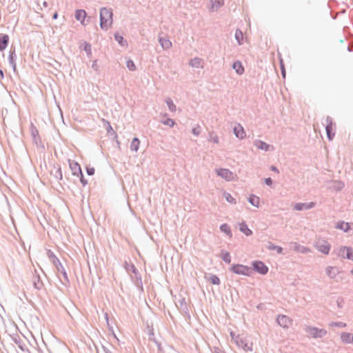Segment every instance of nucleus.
<instances>
[{
  "label": "nucleus",
  "instance_id": "c9c22d12",
  "mask_svg": "<svg viewBox=\"0 0 353 353\" xmlns=\"http://www.w3.org/2000/svg\"><path fill=\"white\" fill-rule=\"evenodd\" d=\"M221 257L222 260L226 263H230L231 262V256L229 252L221 250Z\"/></svg>",
  "mask_w": 353,
  "mask_h": 353
},
{
  "label": "nucleus",
  "instance_id": "cd10ccee",
  "mask_svg": "<svg viewBox=\"0 0 353 353\" xmlns=\"http://www.w3.org/2000/svg\"><path fill=\"white\" fill-rule=\"evenodd\" d=\"M202 59L201 58H199V57H194L193 59H192L190 61V65L192 68H203V65H201L202 64Z\"/></svg>",
  "mask_w": 353,
  "mask_h": 353
},
{
  "label": "nucleus",
  "instance_id": "69168bd1",
  "mask_svg": "<svg viewBox=\"0 0 353 353\" xmlns=\"http://www.w3.org/2000/svg\"><path fill=\"white\" fill-rule=\"evenodd\" d=\"M105 319L106 323H108L109 319H108V313H105Z\"/></svg>",
  "mask_w": 353,
  "mask_h": 353
},
{
  "label": "nucleus",
  "instance_id": "7c9ffc66",
  "mask_svg": "<svg viewBox=\"0 0 353 353\" xmlns=\"http://www.w3.org/2000/svg\"><path fill=\"white\" fill-rule=\"evenodd\" d=\"M248 201L252 205L256 207V208L259 207V201H260L259 197H258L254 194H251L250 196V197L248 198Z\"/></svg>",
  "mask_w": 353,
  "mask_h": 353
},
{
  "label": "nucleus",
  "instance_id": "a19ab883",
  "mask_svg": "<svg viewBox=\"0 0 353 353\" xmlns=\"http://www.w3.org/2000/svg\"><path fill=\"white\" fill-rule=\"evenodd\" d=\"M83 50L86 52L88 56L91 55L92 54V46L90 43L85 41L83 43Z\"/></svg>",
  "mask_w": 353,
  "mask_h": 353
},
{
  "label": "nucleus",
  "instance_id": "a211bd4d",
  "mask_svg": "<svg viewBox=\"0 0 353 353\" xmlns=\"http://www.w3.org/2000/svg\"><path fill=\"white\" fill-rule=\"evenodd\" d=\"M233 132L236 137L239 138V139H243L246 136L243 128L239 123H238L237 125L234 126L233 129Z\"/></svg>",
  "mask_w": 353,
  "mask_h": 353
},
{
  "label": "nucleus",
  "instance_id": "a878e982",
  "mask_svg": "<svg viewBox=\"0 0 353 353\" xmlns=\"http://www.w3.org/2000/svg\"><path fill=\"white\" fill-rule=\"evenodd\" d=\"M254 145L260 150L268 151L270 147L269 144L261 141V140H255Z\"/></svg>",
  "mask_w": 353,
  "mask_h": 353
},
{
  "label": "nucleus",
  "instance_id": "9b49d317",
  "mask_svg": "<svg viewBox=\"0 0 353 353\" xmlns=\"http://www.w3.org/2000/svg\"><path fill=\"white\" fill-rule=\"evenodd\" d=\"M339 255L344 259L353 261V249L351 247H342L339 250Z\"/></svg>",
  "mask_w": 353,
  "mask_h": 353
},
{
  "label": "nucleus",
  "instance_id": "39448f33",
  "mask_svg": "<svg viewBox=\"0 0 353 353\" xmlns=\"http://www.w3.org/2000/svg\"><path fill=\"white\" fill-rule=\"evenodd\" d=\"M235 344L245 351H252V343L239 335L235 337Z\"/></svg>",
  "mask_w": 353,
  "mask_h": 353
},
{
  "label": "nucleus",
  "instance_id": "37998d69",
  "mask_svg": "<svg viewBox=\"0 0 353 353\" xmlns=\"http://www.w3.org/2000/svg\"><path fill=\"white\" fill-rule=\"evenodd\" d=\"M223 196L228 203H233V204L236 203L235 199L232 197V196L230 193L225 192L223 193Z\"/></svg>",
  "mask_w": 353,
  "mask_h": 353
},
{
  "label": "nucleus",
  "instance_id": "052dcab7",
  "mask_svg": "<svg viewBox=\"0 0 353 353\" xmlns=\"http://www.w3.org/2000/svg\"><path fill=\"white\" fill-rule=\"evenodd\" d=\"M102 348L105 353H112L108 347L104 345H102Z\"/></svg>",
  "mask_w": 353,
  "mask_h": 353
},
{
  "label": "nucleus",
  "instance_id": "f03ea898",
  "mask_svg": "<svg viewBox=\"0 0 353 353\" xmlns=\"http://www.w3.org/2000/svg\"><path fill=\"white\" fill-rule=\"evenodd\" d=\"M47 255H48V258L51 260L52 263L54 265L57 270L59 272H61V273L63 274L65 280H66L68 282H69L68 274H67V272H66L65 268H63V265L60 262L59 259L54 254V252L52 251H51L50 250H48Z\"/></svg>",
  "mask_w": 353,
  "mask_h": 353
},
{
  "label": "nucleus",
  "instance_id": "338daca9",
  "mask_svg": "<svg viewBox=\"0 0 353 353\" xmlns=\"http://www.w3.org/2000/svg\"><path fill=\"white\" fill-rule=\"evenodd\" d=\"M0 76L1 77L2 79L4 77L3 72L1 69H0Z\"/></svg>",
  "mask_w": 353,
  "mask_h": 353
},
{
  "label": "nucleus",
  "instance_id": "774afa93",
  "mask_svg": "<svg viewBox=\"0 0 353 353\" xmlns=\"http://www.w3.org/2000/svg\"><path fill=\"white\" fill-rule=\"evenodd\" d=\"M108 326L109 327V329L111 330L112 327H110V324L108 323H107Z\"/></svg>",
  "mask_w": 353,
  "mask_h": 353
},
{
  "label": "nucleus",
  "instance_id": "f3484780",
  "mask_svg": "<svg viewBox=\"0 0 353 353\" xmlns=\"http://www.w3.org/2000/svg\"><path fill=\"white\" fill-rule=\"evenodd\" d=\"M69 164L72 174L77 176H79V174H81L82 172L80 165L77 162L70 161V160H69Z\"/></svg>",
  "mask_w": 353,
  "mask_h": 353
},
{
  "label": "nucleus",
  "instance_id": "b1692460",
  "mask_svg": "<svg viewBox=\"0 0 353 353\" xmlns=\"http://www.w3.org/2000/svg\"><path fill=\"white\" fill-rule=\"evenodd\" d=\"M159 42L161 46L164 50H168L172 47V42L166 38L159 37Z\"/></svg>",
  "mask_w": 353,
  "mask_h": 353
},
{
  "label": "nucleus",
  "instance_id": "58836bf2",
  "mask_svg": "<svg viewBox=\"0 0 353 353\" xmlns=\"http://www.w3.org/2000/svg\"><path fill=\"white\" fill-rule=\"evenodd\" d=\"M165 102L170 112L176 111V105H174L173 101L170 98L167 99L165 100Z\"/></svg>",
  "mask_w": 353,
  "mask_h": 353
},
{
  "label": "nucleus",
  "instance_id": "2f4dec72",
  "mask_svg": "<svg viewBox=\"0 0 353 353\" xmlns=\"http://www.w3.org/2000/svg\"><path fill=\"white\" fill-rule=\"evenodd\" d=\"M140 141L137 137L132 139L130 143V150L132 151L137 152L139 148Z\"/></svg>",
  "mask_w": 353,
  "mask_h": 353
},
{
  "label": "nucleus",
  "instance_id": "79ce46f5",
  "mask_svg": "<svg viewBox=\"0 0 353 353\" xmlns=\"http://www.w3.org/2000/svg\"><path fill=\"white\" fill-rule=\"evenodd\" d=\"M208 141H212L214 143H219V137L214 132H212L209 134Z\"/></svg>",
  "mask_w": 353,
  "mask_h": 353
},
{
  "label": "nucleus",
  "instance_id": "f8f14e48",
  "mask_svg": "<svg viewBox=\"0 0 353 353\" xmlns=\"http://www.w3.org/2000/svg\"><path fill=\"white\" fill-rule=\"evenodd\" d=\"M216 172L218 176L227 181H230L233 178V173L229 169L219 168L216 170Z\"/></svg>",
  "mask_w": 353,
  "mask_h": 353
},
{
  "label": "nucleus",
  "instance_id": "7ed1b4c3",
  "mask_svg": "<svg viewBox=\"0 0 353 353\" xmlns=\"http://www.w3.org/2000/svg\"><path fill=\"white\" fill-rule=\"evenodd\" d=\"M230 270L236 274L250 276L252 270V268L242 264H233Z\"/></svg>",
  "mask_w": 353,
  "mask_h": 353
},
{
  "label": "nucleus",
  "instance_id": "09e8293b",
  "mask_svg": "<svg viewBox=\"0 0 353 353\" xmlns=\"http://www.w3.org/2000/svg\"><path fill=\"white\" fill-rule=\"evenodd\" d=\"M94 172H95V170L94 168H90V167H87L86 168V172L88 174V175L89 176H92L94 174Z\"/></svg>",
  "mask_w": 353,
  "mask_h": 353
},
{
  "label": "nucleus",
  "instance_id": "4c0bfd02",
  "mask_svg": "<svg viewBox=\"0 0 353 353\" xmlns=\"http://www.w3.org/2000/svg\"><path fill=\"white\" fill-rule=\"evenodd\" d=\"M210 1H212V7L210 8V10L212 12H213L214 10H217L223 5V3L219 0L214 1H212V0H210Z\"/></svg>",
  "mask_w": 353,
  "mask_h": 353
},
{
  "label": "nucleus",
  "instance_id": "ea45409f",
  "mask_svg": "<svg viewBox=\"0 0 353 353\" xmlns=\"http://www.w3.org/2000/svg\"><path fill=\"white\" fill-rule=\"evenodd\" d=\"M208 280L213 285H219L220 284V279L215 274H210Z\"/></svg>",
  "mask_w": 353,
  "mask_h": 353
},
{
  "label": "nucleus",
  "instance_id": "412c9836",
  "mask_svg": "<svg viewBox=\"0 0 353 353\" xmlns=\"http://www.w3.org/2000/svg\"><path fill=\"white\" fill-rule=\"evenodd\" d=\"M335 228L336 229L343 230L345 232H348L351 230L350 223L348 222H345L343 221H340L336 223Z\"/></svg>",
  "mask_w": 353,
  "mask_h": 353
},
{
  "label": "nucleus",
  "instance_id": "c756f323",
  "mask_svg": "<svg viewBox=\"0 0 353 353\" xmlns=\"http://www.w3.org/2000/svg\"><path fill=\"white\" fill-rule=\"evenodd\" d=\"M33 285L34 288L38 290H41L43 286V283L38 274L34 275L33 277Z\"/></svg>",
  "mask_w": 353,
  "mask_h": 353
},
{
  "label": "nucleus",
  "instance_id": "bb28decb",
  "mask_svg": "<svg viewBox=\"0 0 353 353\" xmlns=\"http://www.w3.org/2000/svg\"><path fill=\"white\" fill-rule=\"evenodd\" d=\"M239 230L247 236H249L252 234V231L250 229H249L248 225L244 221L239 224Z\"/></svg>",
  "mask_w": 353,
  "mask_h": 353
},
{
  "label": "nucleus",
  "instance_id": "864d4df0",
  "mask_svg": "<svg viewBox=\"0 0 353 353\" xmlns=\"http://www.w3.org/2000/svg\"><path fill=\"white\" fill-rule=\"evenodd\" d=\"M107 128H106V130H107V132L108 134H110V133H114V130L110 123V122L107 121Z\"/></svg>",
  "mask_w": 353,
  "mask_h": 353
},
{
  "label": "nucleus",
  "instance_id": "bf43d9fd",
  "mask_svg": "<svg viewBox=\"0 0 353 353\" xmlns=\"http://www.w3.org/2000/svg\"><path fill=\"white\" fill-rule=\"evenodd\" d=\"M270 170H272V171H273L274 172H276V173L279 172V169L276 166H274V165H271L270 166Z\"/></svg>",
  "mask_w": 353,
  "mask_h": 353
},
{
  "label": "nucleus",
  "instance_id": "a18cd8bd",
  "mask_svg": "<svg viewBox=\"0 0 353 353\" xmlns=\"http://www.w3.org/2000/svg\"><path fill=\"white\" fill-rule=\"evenodd\" d=\"M329 325L330 327H338L343 328L347 326V324L345 323L339 321V322H331L329 324Z\"/></svg>",
  "mask_w": 353,
  "mask_h": 353
},
{
  "label": "nucleus",
  "instance_id": "5fc2aeb1",
  "mask_svg": "<svg viewBox=\"0 0 353 353\" xmlns=\"http://www.w3.org/2000/svg\"><path fill=\"white\" fill-rule=\"evenodd\" d=\"M281 74H282L283 77L285 78V70L284 64L283 63L282 61H281Z\"/></svg>",
  "mask_w": 353,
  "mask_h": 353
},
{
  "label": "nucleus",
  "instance_id": "de8ad7c7",
  "mask_svg": "<svg viewBox=\"0 0 353 353\" xmlns=\"http://www.w3.org/2000/svg\"><path fill=\"white\" fill-rule=\"evenodd\" d=\"M31 134L34 137H36V136L39 134L38 130L32 123L31 124Z\"/></svg>",
  "mask_w": 353,
  "mask_h": 353
},
{
  "label": "nucleus",
  "instance_id": "5701e85b",
  "mask_svg": "<svg viewBox=\"0 0 353 353\" xmlns=\"http://www.w3.org/2000/svg\"><path fill=\"white\" fill-rule=\"evenodd\" d=\"M87 14L84 10H77L75 11V18L79 21L81 24H84V21Z\"/></svg>",
  "mask_w": 353,
  "mask_h": 353
},
{
  "label": "nucleus",
  "instance_id": "2eb2a0df",
  "mask_svg": "<svg viewBox=\"0 0 353 353\" xmlns=\"http://www.w3.org/2000/svg\"><path fill=\"white\" fill-rule=\"evenodd\" d=\"M344 186V183L341 181H332L329 183L328 189L338 192L341 190Z\"/></svg>",
  "mask_w": 353,
  "mask_h": 353
},
{
  "label": "nucleus",
  "instance_id": "dca6fc26",
  "mask_svg": "<svg viewBox=\"0 0 353 353\" xmlns=\"http://www.w3.org/2000/svg\"><path fill=\"white\" fill-rule=\"evenodd\" d=\"M17 56L15 53L14 48H10L8 55V61L10 65L12 66L13 71L15 72L17 70V64H16Z\"/></svg>",
  "mask_w": 353,
  "mask_h": 353
},
{
  "label": "nucleus",
  "instance_id": "13d9d810",
  "mask_svg": "<svg viewBox=\"0 0 353 353\" xmlns=\"http://www.w3.org/2000/svg\"><path fill=\"white\" fill-rule=\"evenodd\" d=\"M41 3L42 4L43 7H44V8H47V6H48V3H47V1H41H41H40V0H38L37 4H38L39 6H40V4H41Z\"/></svg>",
  "mask_w": 353,
  "mask_h": 353
},
{
  "label": "nucleus",
  "instance_id": "c85d7f7f",
  "mask_svg": "<svg viewBox=\"0 0 353 353\" xmlns=\"http://www.w3.org/2000/svg\"><path fill=\"white\" fill-rule=\"evenodd\" d=\"M232 68L238 74H242L244 72V68L239 61H236L232 64Z\"/></svg>",
  "mask_w": 353,
  "mask_h": 353
},
{
  "label": "nucleus",
  "instance_id": "1a4fd4ad",
  "mask_svg": "<svg viewBox=\"0 0 353 353\" xmlns=\"http://www.w3.org/2000/svg\"><path fill=\"white\" fill-rule=\"evenodd\" d=\"M125 268L127 271H131L132 272L136 278H137V285H141V286L142 287V281H141V274L139 273L137 269L136 268V267L134 266V264L132 263H128L127 261L125 262Z\"/></svg>",
  "mask_w": 353,
  "mask_h": 353
},
{
  "label": "nucleus",
  "instance_id": "e2e57ef3",
  "mask_svg": "<svg viewBox=\"0 0 353 353\" xmlns=\"http://www.w3.org/2000/svg\"><path fill=\"white\" fill-rule=\"evenodd\" d=\"M230 335H231V336H232V340H234V341L235 342V337H236V336H235L234 333V332H230Z\"/></svg>",
  "mask_w": 353,
  "mask_h": 353
},
{
  "label": "nucleus",
  "instance_id": "ddd939ff",
  "mask_svg": "<svg viewBox=\"0 0 353 353\" xmlns=\"http://www.w3.org/2000/svg\"><path fill=\"white\" fill-rule=\"evenodd\" d=\"M315 205H316V203L314 202L296 203L294 206V209L296 210H298V211H302V210H310V209L314 208Z\"/></svg>",
  "mask_w": 353,
  "mask_h": 353
},
{
  "label": "nucleus",
  "instance_id": "f257e3e1",
  "mask_svg": "<svg viewBox=\"0 0 353 353\" xmlns=\"http://www.w3.org/2000/svg\"><path fill=\"white\" fill-rule=\"evenodd\" d=\"M113 12L111 8L103 7L100 9L99 26L102 30H107L112 24Z\"/></svg>",
  "mask_w": 353,
  "mask_h": 353
},
{
  "label": "nucleus",
  "instance_id": "4d7b16f0",
  "mask_svg": "<svg viewBox=\"0 0 353 353\" xmlns=\"http://www.w3.org/2000/svg\"><path fill=\"white\" fill-rule=\"evenodd\" d=\"M192 133L195 136H198L200 134V130L197 128H194L192 130Z\"/></svg>",
  "mask_w": 353,
  "mask_h": 353
},
{
  "label": "nucleus",
  "instance_id": "473e14b6",
  "mask_svg": "<svg viewBox=\"0 0 353 353\" xmlns=\"http://www.w3.org/2000/svg\"><path fill=\"white\" fill-rule=\"evenodd\" d=\"M220 230L222 232H224L225 234H227L229 237H232V234L230 229V227L227 223H223L220 225Z\"/></svg>",
  "mask_w": 353,
  "mask_h": 353
},
{
  "label": "nucleus",
  "instance_id": "c03bdc74",
  "mask_svg": "<svg viewBox=\"0 0 353 353\" xmlns=\"http://www.w3.org/2000/svg\"><path fill=\"white\" fill-rule=\"evenodd\" d=\"M126 67L130 71H134L136 70L135 64L131 59H129L126 61Z\"/></svg>",
  "mask_w": 353,
  "mask_h": 353
},
{
  "label": "nucleus",
  "instance_id": "9d476101",
  "mask_svg": "<svg viewBox=\"0 0 353 353\" xmlns=\"http://www.w3.org/2000/svg\"><path fill=\"white\" fill-rule=\"evenodd\" d=\"M277 323L283 328H288L292 324V320L290 317L283 314H279L276 318Z\"/></svg>",
  "mask_w": 353,
  "mask_h": 353
},
{
  "label": "nucleus",
  "instance_id": "0e129e2a",
  "mask_svg": "<svg viewBox=\"0 0 353 353\" xmlns=\"http://www.w3.org/2000/svg\"><path fill=\"white\" fill-rule=\"evenodd\" d=\"M58 17V13L57 12H54L52 15V19H57Z\"/></svg>",
  "mask_w": 353,
  "mask_h": 353
},
{
  "label": "nucleus",
  "instance_id": "e433bc0d",
  "mask_svg": "<svg viewBox=\"0 0 353 353\" xmlns=\"http://www.w3.org/2000/svg\"><path fill=\"white\" fill-rule=\"evenodd\" d=\"M235 39L236 40L239 45L242 44V41L243 39V34L241 30L237 29L235 32Z\"/></svg>",
  "mask_w": 353,
  "mask_h": 353
},
{
  "label": "nucleus",
  "instance_id": "20e7f679",
  "mask_svg": "<svg viewBox=\"0 0 353 353\" xmlns=\"http://www.w3.org/2000/svg\"><path fill=\"white\" fill-rule=\"evenodd\" d=\"M306 333H307L311 337L314 339H321L327 334V330L325 329H320L316 327L307 326L305 329Z\"/></svg>",
  "mask_w": 353,
  "mask_h": 353
},
{
  "label": "nucleus",
  "instance_id": "72a5a7b5",
  "mask_svg": "<svg viewBox=\"0 0 353 353\" xmlns=\"http://www.w3.org/2000/svg\"><path fill=\"white\" fill-rule=\"evenodd\" d=\"M269 250H276L278 254H282L283 248L281 246L276 245L272 242L269 241L266 247Z\"/></svg>",
  "mask_w": 353,
  "mask_h": 353
},
{
  "label": "nucleus",
  "instance_id": "49530a36",
  "mask_svg": "<svg viewBox=\"0 0 353 353\" xmlns=\"http://www.w3.org/2000/svg\"><path fill=\"white\" fill-rule=\"evenodd\" d=\"M162 123L165 125H168L170 127H173L174 125V121L172 119H165V121H162Z\"/></svg>",
  "mask_w": 353,
  "mask_h": 353
},
{
  "label": "nucleus",
  "instance_id": "393cba45",
  "mask_svg": "<svg viewBox=\"0 0 353 353\" xmlns=\"http://www.w3.org/2000/svg\"><path fill=\"white\" fill-rule=\"evenodd\" d=\"M9 42V36L8 34H2L0 36V51L5 50Z\"/></svg>",
  "mask_w": 353,
  "mask_h": 353
},
{
  "label": "nucleus",
  "instance_id": "680f3d73",
  "mask_svg": "<svg viewBox=\"0 0 353 353\" xmlns=\"http://www.w3.org/2000/svg\"><path fill=\"white\" fill-rule=\"evenodd\" d=\"M213 353H223L221 350H220L219 347H214Z\"/></svg>",
  "mask_w": 353,
  "mask_h": 353
},
{
  "label": "nucleus",
  "instance_id": "3c124183",
  "mask_svg": "<svg viewBox=\"0 0 353 353\" xmlns=\"http://www.w3.org/2000/svg\"><path fill=\"white\" fill-rule=\"evenodd\" d=\"M14 343L18 345V346L20 349L23 350L22 345L21 344V340L19 336H17V337L14 338Z\"/></svg>",
  "mask_w": 353,
  "mask_h": 353
},
{
  "label": "nucleus",
  "instance_id": "6e6552de",
  "mask_svg": "<svg viewBox=\"0 0 353 353\" xmlns=\"http://www.w3.org/2000/svg\"><path fill=\"white\" fill-rule=\"evenodd\" d=\"M334 125V123H333L332 118L330 116H327L326 117L325 131L327 138L329 141H332L335 135V132L333 128Z\"/></svg>",
  "mask_w": 353,
  "mask_h": 353
},
{
  "label": "nucleus",
  "instance_id": "4be33fe9",
  "mask_svg": "<svg viewBox=\"0 0 353 353\" xmlns=\"http://www.w3.org/2000/svg\"><path fill=\"white\" fill-rule=\"evenodd\" d=\"M339 273L337 267L328 266L326 268V274L330 279H334Z\"/></svg>",
  "mask_w": 353,
  "mask_h": 353
},
{
  "label": "nucleus",
  "instance_id": "0eeeda50",
  "mask_svg": "<svg viewBox=\"0 0 353 353\" xmlns=\"http://www.w3.org/2000/svg\"><path fill=\"white\" fill-rule=\"evenodd\" d=\"M315 247L318 251L325 254H328L331 245L327 241L324 239H319L315 244Z\"/></svg>",
  "mask_w": 353,
  "mask_h": 353
},
{
  "label": "nucleus",
  "instance_id": "f704fd0d",
  "mask_svg": "<svg viewBox=\"0 0 353 353\" xmlns=\"http://www.w3.org/2000/svg\"><path fill=\"white\" fill-rule=\"evenodd\" d=\"M114 39L121 46H125L128 45V42L125 39H124L123 37L119 33H115Z\"/></svg>",
  "mask_w": 353,
  "mask_h": 353
},
{
  "label": "nucleus",
  "instance_id": "6e6d98bb",
  "mask_svg": "<svg viewBox=\"0 0 353 353\" xmlns=\"http://www.w3.org/2000/svg\"><path fill=\"white\" fill-rule=\"evenodd\" d=\"M265 184L267 185H272V179L270 177L265 178L264 179Z\"/></svg>",
  "mask_w": 353,
  "mask_h": 353
},
{
  "label": "nucleus",
  "instance_id": "4468645a",
  "mask_svg": "<svg viewBox=\"0 0 353 353\" xmlns=\"http://www.w3.org/2000/svg\"><path fill=\"white\" fill-rule=\"evenodd\" d=\"M50 174L57 180H61L63 179L61 166L58 164H54Z\"/></svg>",
  "mask_w": 353,
  "mask_h": 353
},
{
  "label": "nucleus",
  "instance_id": "423d86ee",
  "mask_svg": "<svg viewBox=\"0 0 353 353\" xmlns=\"http://www.w3.org/2000/svg\"><path fill=\"white\" fill-rule=\"evenodd\" d=\"M252 271H255L262 275H265L268 272V267L261 261H254L252 263Z\"/></svg>",
  "mask_w": 353,
  "mask_h": 353
},
{
  "label": "nucleus",
  "instance_id": "6ab92c4d",
  "mask_svg": "<svg viewBox=\"0 0 353 353\" xmlns=\"http://www.w3.org/2000/svg\"><path fill=\"white\" fill-rule=\"evenodd\" d=\"M179 305L178 306L176 305V306L179 307V310L181 312H182L183 313H184L185 314L190 316L188 306L185 302V298H181L179 300Z\"/></svg>",
  "mask_w": 353,
  "mask_h": 353
},
{
  "label": "nucleus",
  "instance_id": "8fccbe9b",
  "mask_svg": "<svg viewBox=\"0 0 353 353\" xmlns=\"http://www.w3.org/2000/svg\"><path fill=\"white\" fill-rule=\"evenodd\" d=\"M80 176V182L83 186H85L88 184V181L85 179L83 172H81V174H79Z\"/></svg>",
  "mask_w": 353,
  "mask_h": 353
},
{
  "label": "nucleus",
  "instance_id": "603ef678",
  "mask_svg": "<svg viewBox=\"0 0 353 353\" xmlns=\"http://www.w3.org/2000/svg\"><path fill=\"white\" fill-rule=\"evenodd\" d=\"M99 65H97V60H94L93 62H92V68L96 71V72H98L99 71Z\"/></svg>",
  "mask_w": 353,
  "mask_h": 353
},
{
  "label": "nucleus",
  "instance_id": "aec40b11",
  "mask_svg": "<svg viewBox=\"0 0 353 353\" xmlns=\"http://www.w3.org/2000/svg\"><path fill=\"white\" fill-rule=\"evenodd\" d=\"M341 339L345 344H353V334L350 332H342Z\"/></svg>",
  "mask_w": 353,
  "mask_h": 353
}]
</instances>
